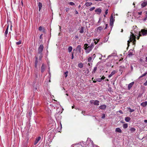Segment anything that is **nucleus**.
<instances>
[{"mask_svg":"<svg viewBox=\"0 0 147 147\" xmlns=\"http://www.w3.org/2000/svg\"><path fill=\"white\" fill-rule=\"evenodd\" d=\"M90 11H92V8H90Z\"/></svg>","mask_w":147,"mask_h":147,"instance_id":"60","label":"nucleus"},{"mask_svg":"<svg viewBox=\"0 0 147 147\" xmlns=\"http://www.w3.org/2000/svg\"><path fill=\"white\" fill-rule=\"evenodd\" d=\"M128 127V124L127 123H125L123 125V127L124 129H126Z\"/></svg>","mask_w":147,"mask_h":147,"instance_id":"25","label":"nucleus"},{"mask_svg":"<svg viewBox=\"0 0 147 147\" xmlns=\"http://www.w3.org/2000/svg\"><path fill=\"white\" fill-rule=\"evenodd\" d=\"M106 106L105 105H100L99 107V108H100V109L102 110H105L106 109Z\"/></svg>","mask_w":147,"mask_h":147,"instance_id":"7","label":"nucleus"},{"mask_svg":"<svg viewBox=\"0 0 147 147\" xmlns=\"http://www.w3.org/2000/svg\"><path fill=\"white\" fill-rule=\"evenodd\" d=\"M42 27L41 26H40L38 28V30L41 31L42 30Z\"/></svg>","mask_w":147,"mask_h":147,"instance_id":"44","label":"nucleus"},{"mask_svg":"<svg viewBox=\"0 0 147 147\" xmlns=\"http://www.w3.org/2000/svg\"><path fill=\"white\" fill-rule=\"evenodd\" d=\"M131 118L129 117H126L125 118V120L127 122H129Z\"/></svg>","mask_w":147,"mask_h":147,"instance_id":"20","label":"nucleus"},{"mask_svg":"<svg viewBox=\"0 0 147 147\" xmlns=\"http://www.w3.org/2000/svg\"><path fill=\"white\" fill-rule=\"evenodd\" d=\"M92 59L91 57H90L88 59V62H90L91 61Z\"/></svg>","mask_w":147,"mask_h":147,"instance_id":"39","label":"nucleus"},{"mask_svg":"<svg viewBox=\"0 0 147 147\" xmlns=\"http://www.w3.org/2000/svg\"><path fill=\"white\" fill-rule=\"evenodd\" d=\"M147 105V101L143 102L141 104V105L143 107H144Z\"/></svg>","mask_w":147,"mask_h":147,"instance_id":"13","label":"nucleus"},{"mask_svg":"<svg viewBox=\"0 0 147 147\" xmlns=\"http://www.w3.org/2000/svg\"><path fill=\"white\" fill-rule=\"evenodd\" d=\"M39 54H40V57H39V59H41V58H42V56L41 54V53H38Z\"/></svg>","mask_w":147,"mask_h":147,"instance_id":"41","label":"nucleus"},{"mask_svg":"<svg viewBox=\"0 0 147 147\" xmlns=\"http://www.w3.org/2000/svg\"><path fill=\"white\" fill-rule=\"evenodd\" d=\"M78 67L80 68H81L83 67V65H78Z\"/></svg>","mask_w":147,"mask_h":147,"instance_id":"47","label":"nucleus"},{"mask_svg":"<svg viewBox=\"0 0 147 147\" xmlns=\"http://www.w3.org/2000/svg\"><path fill=\"white\" fill-rule=\"evenodd\" d=\"M114 19L112 15H111V18L110 20V22H114Z\"/></svg>","mask_w":147,"mask_h":147,"instance_id":"27","label":"nucleus"},{"mask_svg":"<svg viewBox=\"0 0 147 147\" xmlns=\"http://www.w3.org/2000/svg\"><path fill=\"white\" fill-rule=\"evenodd\" d=\"M117 72V71H116L113 70L112 71L111 74L109 75V77L111 78L112 76L115 74Z\"/></svg>","mask_w":147,"mask_h":147,"instance_id":"11","label":"nucleus"},{"mask_svg":"<svg viewBox=\"0 0 147 147\" xmlns=\"http://www.w3.org/2000/svg\"><path fill=\"white\" fill-rule=\"evenodd\" d=\"M100 20H101V19L100 18L99 19V20L98 22V23H99L100 22Z\"/></svg>","mask_w":147,"mask_h":147,"instance_id":"51","label":"nucleus"},{"mask_svg":"<svg viewBox=\"0 0 147 147\" xmlns=\"http://www.w3.org/2000/svg\"><path fill=\"white\" fill-rule=\"evenodd\" d=\"M92 4V3L90 2H87L86 3V5L87 7H88L90 6Z\"/></svg>","mask_w":147,"mask_h":147,"instance_id":"24","label":"nucleus"},{"mask_svg":"<svg viewBox=\"0 0 147 147\" xmlns=\"http://www.w3.org/2000/svg\"><path fill=\"white\" fill-rule=\"evenodd\" d=\"M93 41H94V43L96 45V44L99 41V39H96V40L94 39Z\"/></svg>","mask_w":147,"mask_h":147,"instance_id":"31","label":"nucleus"},{"mask_svg":"<svg viewBox=\"0 0 147 147\" xmlns=\"http://www.w3.org/2000/svg\"><path fill=\"white\" fill-rule=\"evenodd\" d=\"M42 36H43V34H42L40 36L39 38L41 40V41H42Z\"/></svg>","mask_w":147,"mask_h":147,"instance_id":"35","label":"nucleus"},{"mask_svg":"<svg viewBox=\"0 0 147 147\" xmlns=\"http://www.w3.org/2000/svg\"><path fill=\"white\" fill-rule=\"evenodd\" d=\"M80 32L81 33H83L84 32V28L83 27H82L81 28V29H80Z\"/></svg>","mask_w":147,"mask_h":147,"instance_id":"26","label":"nucleus"},{"mask_svg":"<svg viewBox=\"0 0 147 147\" xmlns=\"http://www.w3.org/2000/svg\"><path fill=\"white\" fill-rule=\"evenodd\" d=\"M85 112L84 111H82L81 113L83 114L84 115H85Z\"/></svg>","mask_w":147,"mask_h":147,"instance_id":"48","label":"nucleus"},{"mask_svg":"<svg viewBox=\"0 0 147 147\" xmlns=\"http://www.w3.org/2000/svg\"><path fill=\"white\" fill-rule=\"evenodd\" d=\"M41 72H43L45 69V67L44 65H42L41 66Z\"/></svg>","mask_w":147,"mask_h":147,"instance_id":"18","label":"nucleus"},{"mask_svg":"<svg viewBox=\"0 0 147 147\" xmlns=\"http://www.w3.org/2000/svg\"><path fill=\"white\" fill-rule=\"evenodd\" d=\"M38 6L39 7V11H40L42 7V3L40 2H39L38 3Z\"/></svg>","mask_w":147,"mask_h":147,"instance_id":"17","label":"nucleus"},{"mask_svg":"<svg viewBox=\"0 0 147 147\" xmlns=\"http://www.w3.org/2000/svg\"><path fill=\"white\" fill-rule=\"evenodd\" d=\"M74 58V53H72L71 55V59H72Z\"/></svg>","mask_w":147,"mask_h":147,"instance_id":"49","label":"nucleus"},{"mask_svg":"<svg viewBox=\"0 0 147 147\" xmlns=\"http://www.w3.org/2000/svg\"><path fill=\"white\" fill-rule=\"evenodd\" d=\"M113 22H110V25L111 26V28H112L113 26Z\"/></svg>","mask_w":147,"mask_h":147,"instance_id":"40","label":"nucleus"},{"mask_svg":"<svg viewBox=\"0 0 147 147\" xmlns=\"http://www.w3.org/2000/svg\"><path fill=\"white\" fill-rule=\"evenodd\" d=\"M105 117V115L104 114H103L102 115L101 118L103 119Z\"/></svg>","mask_w":147,"mask_h":147,"instance_id":"34","label":"nucleus"},{"mask_svg":"<svg viewBox=\"0 0 147 147\" xmlns=\"http://www.w3.org/2000/svg\"><path fill=\"white\" fill-rule=\"evenodd\" d=\"M128 109L129 110V112L130 113L132 112L135 111V110L134 109H131L130 108H129Z\"/></svg>","mask_w":147,"mask_h":147,"instance_id":"30","label":"nucleus"},{"mask_svg":"<svg viewBox=\"0 0 147 147\" xmlns=\"http://www.w3.org/2000/svg\"><path fill=\"white\" fill-rule=\"evenodd\" d=\"M90 102L91 103H92V100H90Z\"/></svg>","mask_w":147,"mask_h":147,"instance_id":"62","label":"nucleus"},{"mask_svg":"<svg viewBox=\"0 0 147 147\" xmlns=\"http://www.w3.org/2000/svg\"><path fill=\"white\" fill-rule=\"evenodd\" d=\"M106 27L105 28V29H106L107 28V26H108V24H106Z\"/></svg>","mask_w":147,"mask_h":147,"instance_id":"50","label":"nucleus"},{"mask_svg":"<svg viewBox=\"0 0 147 147\" xmlns=\"http://www.w3.org/2000/svg\"><path fill=\"white\" fill-rule=\"evenodd\" d=\"M43 46L42 45H40L38 49V53H41L43 51Z\"/></svg>","mask_w":147,"mask_h":147,"instance_id":"5","label":"nucleus"},{"mask_svg":"<svg viewBox=\"0 0 147 147\" xmlns=\"http://www.w3.org/2000/svg\"><path fill=\"white\" fill-rule=\"evenodd\" d=\"M81 6L80 5H79V6H78V7L79 8H80V7Z\"/></svg>","mask_w":147,"mask_h":147,"instance_id":"64","label":"nucleus"},{"mask_svg":"<svg viewBox=\"0 0 147 147\" xmlns=\"http://www.w3.org/2000/svg\"><path fill=\"white\" fill-rule=\"evenodd\" d=\"M106 81H109V80L108 79H107L106 80Z\"/></svg>","mask_w":147,"mask_h":147,"instance_id":"59","label":"nucleus"},{"mask_svg":"<svg viewBox=\"0 0 147 147\" xmlns=\"http://www.w3.org/2000/svg\"><path fill=\"white\" fill-rule=\"evenodd\" d=\"M115 131L117 132H118L119 133H121L122 132L121 130L119 127H117L116 128Z\"/></svg>","mask_w":147,"mask_h":147,"instance_id":"15","label":"nucleus"},{"mask_svg":"<svg viewBox=\"0 0 147 147\" xmlns=\"http://www.w3.org/2000/svg\"><path fill=\"white\" fill-rule=\"evenodd\" d=\"M69 9L68 7L66 8L65 9V10L67 12H68L69 11Z\"/></svg>","mask_w":147,"mask_h":147,"instance_id":"42","label":"nucleus"},{"mask_svg":"<svg viewBox=\"0 0 147 147\" xmlns=\"http://www.w3.org/2000/svg\"><path fill=\"white\" fill-rule=\"evenodd\" d=\"M72 49V47L71 46H69L68 48V51L69 52H71Z\"/></svg>","mask_w":147,"mask_h":147,"instance_id":"28","label":"nucleus"},{"mask_svg":"<svg viewBox=\"0 0 147 147\" xmlns=\"http://www.w3.org/2000/svg\"><path fill=\"white\" fill-rule=\"evenodd\" d=\"M131 70H132L133 69V67L132 66H131Z\"/></svg>","mask_w":147,"mask_h":147,"instance_id":"61","label":"nucleus"},{"mask_svg":"<svg viewBox=\"0 0 147 147\" xmlns=\"http://www.w3.org/2000/svg\"><path fill=\"white\" fill-rule=\"evenodd\" d=\"M147 34V30L143 29H142L140 32H139L140 36H145Z\"/></svg>","mask_w":147,"mask_h":147,"instance_id":"3","label":"nucleus"},{"mask_svg":"<svg viewBox=\"0 0 147 147\" xmlns=\"http://www.w3.org/2000/svg\"><path fill=\"white\" fill-rule=\"evenodd\" d=\"M69 4L73 6L75 5V4L73 2H70L69 3Z\"/></svg>","mask_w":147,"mask_h":147,"instance_id":"36","label":"nucleus"},{"mask_svg":"<svg viewBox=\"0 0 147 147\" xmlns=\"http://www.w3.org/2000/svg\"><path fill=\"white\" fill-rule=\"evenodd\" d=\"M145 61L147 62V56L146 57Z\"/></svg>","mask_w":147,"mask_h":147,"instance_id":"57","label":"nucleus"},{"mask_svg":"<svg viewBox=\"0 0 147 147\" xmlns=\"http://www.w3.org/2000/svg\"><path fill=\"white\" fill-rule=\"evenodd\" d=\"M134 83V82H132L130 83L128 86V90H130L131 88L132 87V86H133Z\"/></svg>","mask_w":147,"mask_h":147,"instance_id":"12","label":"nucleus"},{"mask_svg":"<svg viewBox=\"0 0 147 147\" xmlns=\"http://www.w3.org/2000/svg\"><path fill=\"white\" fill-rule=\"evenodd\" d=\"M89 45V44L88 45V44H85L84 46L86 52L87 53H89L92 49V43H91L90 45Z\"/></svg>","mask_w":147,"mask_h":147,"instance_id":"2","label":"nucleus"},{"mask_svg":"<svg viewBox=\"0 0 147 147\" xmlns=\"http://www.w3.org/2000/svg\"><path fill=\"white\" fill-rule=\"evenodd\" d=\"M68 73V71H67L66 72H65L64 73L65 76V78L67 77V74Z\"/></svg>","mask_w":147,"mask_h":147,"instance_id":"33","label":"nucleus"},{"mask_svg":"<svg viewBox=\"0 0 147 147\" xmlns=\"http://www.w3.org/2000/svg\"><path fill=\"white\" fill-rule=\"evenodd\" d=\"M140 36L139 35V36H138L137 37V39H139V37H140Z\"/></svg>","mask_w":147,"mask_h":147,"instance_id":"56","label":"nucleus"},{"mask_svg":"<svg viewBox=\"0 0 147 147\" xmlns=\"http://www.w3.org/2000/svg\"><path fill=\"white\" fill-rule=\"evenodd\" d=\"M119 112L121 113V114H123V113L122 112V111H120Z\"/></svg>","mask_w":147,"mask_h":147,"instance_id":"55","label":"nucleus"},{"mask_svg":"<svg viewBox=\"0 0 147 147\" xmlns=\"http://www.w3.org/2000/svg\"><path fill=\"white\" fill-rule=\"evenodd\" d=\"M75 13L76 14H78V11H77V10H75Z\"/></svg>","mask_w":147,"mask_h":147,"instance_id":"53","label":"nucleus"},{"mask_svg":"<svg viewBox=\"0 0 147 147\" xmlns=\"http://www.w3.org/2000/svg\"><path fill=\"white\" fill-rule=\"evenodd\" d=\"M147 74V72H146V73H144V74H142V76H140V77L139 78H141L145 76Z\"/></svg>","mask_w":147,"mask_h":147,"instance_id":"32","label":"nucleus"},{"mask_svg":"<svg viewBox=\"0 0 147 147\" xmlns=\"http://www.w3.org/2000/svg\"><path fill=\"white\" fill-rule=\"evenodd\" d=\"M131 34L130 36V38L129 40H128L127 41V45L128 47L129 46V44L131 42H132L133 41V43L134 44H135L136 42V37L133 34L132 32H130Z\"/></svg>","mask_w":147,"mask_h":147,"instance_id":"1","label":"nucleus"},{"mask_svg":"<svg viewBox=\"0 0 147 147\" xmlns=\"http://www.w3.org/2000/svg\"><path fill=\"white\" fill-rule=\"evenodd\" d=\"M130 130L131 132H134L135 131L136 129L134 127H132L130 129Z\"/></svg>","mask_w":147,"mask_h":147,"instance_id":"29","label":"nucleus"},{"mask_svg":"<svg viewBox=\"0 0 147 147\" xmlns=\"http://www.w3.org/2000/svg\"><path fill=\"white\" fill-rule=\"evenodd\" d=\"M117 57V55L115 53H113L111 54L110 55H109L108 56L107 59H109V57H111V59H113L115 57Z\"/></svg>","mask_w":147,"mask_h":147,"instance_id":"8","label":"nucleus"},{"mask_svg":"<svg viewBox=\"0 0 147 147\" xmlns=\"http://www.w3.org/2000/svg\"><path fill=\"white\" fill-rule=\"evenodd\" d=\"M105 77L104 76H102L101 78L100 79H98V81L100 82L102 80L104 79L105 78Z\"/></svg>","mask_w":147,"mask_h":147,"instance_id":"23","label":"nucleus"},{"mask_svg":"<svg viewBox=\"0 0 147 147\" xmlns=\"http://www.w3.org/2000/svg\"><path fill=\"white\" fill-rule=\"evenodd\" d=\"M108 9H107L106 10V11H105V15H107L108 13Z\"/></svg>","mask_w":147,"mask_h":147,"instance_id":"46","label":"nucleus"},{"mask_svg":"<svg viewBox=\"0 0 147 147\" xmlns=\"http://www.w3.org/2000/svg\"><path fill=\"white\" fill-rule=\"evenodd\" d=\"M31 113H32V112H29V115H30V114L31 115Z\"/></svg>","mask_w":147,"mask_h":147,"instance_id":"58","label":"nucleus"},{"mask_svg":"<svg viewBox=\"0 0 147 147\" xmlns=\"http://www.w3.org/2000/svg\"><path fill=\"white\" fill-rule=\"evenodd\" d=\"M21 43V42L20 41H19L17 42H16V44L17 45H20Z\"/></svg>","mask_w":147,"mask_h":147,"instance_id":"37","label":"nucleus"},{"mask_svg":"<svg viewBox=\"0 0 147 147\" xmlns=\"http://www.w3.org/2000/svg\"><path fill=\"white\" fill-rule=\"evenodd\" d=\"M95 11L98 12V13H100L101 12V9L100 8L97 9L95 10Z\"/></svg>","mask_w":147,"mask_h":147,"instance_id":"21","label":"nucleus"},{"mask_svg":"<svg viewBox=\"0 0 147 147\" xmlns=\"http://www.w3.org/2000/svg\"><path fill=\"white\" fill-rule=\"evenodd\" d=\"M102 26H99L98 28L97 29L99 30H101L102 29Z\"/></svg>","mask_w":147,"mask_h":147,"instance_id":"38","label":"nucleus"},{"mask_svg":"<svg viewBox=\"0 0 147 147\" xmlns=\"http://www.w3.org/2000/svg\"><path fill=\"white\" fill-rule=\"evenodd\" d=\"M97 69V67H95L94 69V70H93V71L94 72H95V71H96V70Z\"/></svg>","mask_w":147,"mask_h":147,"instance_id":"45","label":"nucleus"},{"mask_svg":"<svg viewBox=\"0 0 147 147\" xmlns=\"http://www.w3.org/2000/svg\"><path fill=\"white\" fill-rule=\"evenodd\" d=\"M138 13V14L139 15H141L142 13V12H138V13Z\"/></svg>","mask_w":147,"mask_h":147,"instance_id":"52","label":"nucleus"},{"mask_svg":"<svg viewBox=\"0 0 147 147\" xmlns=\"http://www.w3.org/2000/svg\"><path fill=\"white\" fill-rule=\"evenodd\" d=\"M41 138L40 136H39L36 138L35 141L34 142V144L36 145L40 140Z\"/></svg>","mask_w":147,"mask_h":147,"instance_id":"6","label":"nucleus"},{"mask_svg":"<svg viewBox=\"0 0 147 147\" xmlns=\"http://www.w3.org/2000/svg\"><path fill=\"white\" fill-rule=\"evenodd\" d=\"M93 56L94 57H95V56H96L98 58L99 57V59H101V58L102 57V55L99 54H94L93 55Z\"/></svg>","mask_w":147,"mask_h":147,"instance_id":"9","label":"nucleus"},{"mask_svg":"<svg viewBox=\"0 0 147 147\" xmlns=\"http://www.w3.org/2000/svg\"><path fill=\"white\" fill-rule=\"evenodd\" d=\"M8 26H9L8 25L7 26V28L5 31V36L6 37L7 36V35L8 34Z\"/></svg>","mask_w":147,"mask_h":147,"instance_id":"19","label":"nucleus"},{"mask_svg":"<svg viewBox=\"0 0 147 147\" xmlns=\"http://www.w3.org/2000/svg\"><path fill=\"white\" fill-rule=\"evenodd\" d=\"M76 51L80 53L81 52V47L80 45H78L76 49Z\"/></svg>","mask_w":147,"mask_h":147,"instance_id":"16","label":"nucleus"},{"mask_svg":"<svg viewBox=\"0 0 147 147\" xmlns=\"http://www.w3.org/2000/svg\"><path fill=\"white\" fill-rule=\"evenodd\" d=\"M135 52L134 50L133 49L130 50L127 56L129 57H130L135 54Z\"/></svg>","mask_w":147,"mask_h":147,"instance_id":"4","label":"nucleus"},{"mask_svg":"<svg viewBox=\"0 0 147 147\" xmlns=\"http://www.w3.org/2000/svg\"><path fill=\"white\" fill-rule=\"evenodd\" d=\"M92 103L95 105L98 106L99 105V102L98 100H93V102L92 101Z\"/></svg>","mask_w":147,"mask_h":147,"instance_id":"10","label":"nucleus"},{"mask_svg":"<svg viewBox=\"0 0 147 147\" xmlns=\"http://www.w3.org/2000/svg\"><path fill=\"white\" fill-rule=\"evenodd\" d=\"M144 122L146 123H147V120H144Z\"/></svg>","mask_w":147,"mask_h":147,"instance_id":"54","label":"nucleus"},{"mask_svg":"<svg viewBox=\"0 0 147 147\" xmlns=\"http://www.w3.org/2000/svg\"><path fill=\"white\" fill-rule=\"evenodd\" d=\"M72 109H73L74 108V106H72Z\"/></svg>","mask_w":147,"mask_h":147,"instance_id":"63","label":"nucleus"},{"mask_svg":"<svg viewBox=\"0 0 147 147\" xmlns=\"http://www.w3.org/2000/svg\"><path fill=\"white\" fill-rule=\"evenodd\" d=\"M120 69L119 70V71H122L121 72V74L122 73L123 70V69H124L125 68V67H122V66H120Z\"/></svg>","mask_w":147,"mask_h":147,"instance_id":"22","label":"nucleus"},{"mask_svg":"<svg viewBox=\"0 0 147 147\" xmlns=\"http://www.w3.org/2000/svg\"><path fill=\"white\" fill-rule=\"evenodd\" d=\"M144 85L145 86H147V80L144 83Z\"/></svg>","mask_w":147,"mask_h":147,"instance_id":"43","label":"nucleus"},{"mask_svg":"<svg viewBox=\"0 0 147 147\" xmlns=\"http://www.w3.org/2000/svg\"><path fill=\"white\" fill-rule=\"evenodd\" d=\"M147 5V1H146L142 3L141 4L142 7H144Z\"/></svg>","mask_w":147,"mask_h":147,"instance_id":"14","label":"nucleus"}]
</instances>
